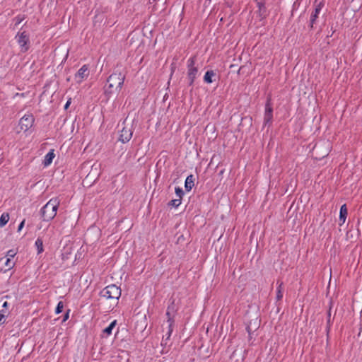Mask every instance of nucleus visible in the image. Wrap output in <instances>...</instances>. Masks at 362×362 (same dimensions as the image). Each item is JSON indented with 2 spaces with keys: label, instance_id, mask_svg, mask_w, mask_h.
Masks as SVG:
<instances>
[{
  "label": "nucleus",
  "instance_id": "nucleus-1",
  "mask_svg": "<svg viewBox=\"0 0 362 362\" xmlns=\"http://www.w3.org/2000/svg\"><path fill=\"white\" fill-rule=\"evenodd\" d=\"M125 75L122 72H115L111 74L107 78L108 87L105 89V94L110 96L112 94H117L122 89Z\"/></svg>",
  "mask_w": 362,
  "mask_h": 362
},
{
  "label": "nucleus",
  "instance_id": "nucleus-2",
  "mask_svg": "<svg viewBox=\"0 0 362 362\" xmlns=\"http://www.w3.org/2000/svg\"><path fill=\"white\" fill-rule=\"evenodd\" d=\"M60 204V199L58 197L51 199L42 209V216L44 221H50L53 219L57 211Z\"/></svg>",
  "mask_w": 362,
  "mask_h": 362
},
{
  "label": "nucleus",
  "instance_id": "nucleus-3",
  "mask_svg": "<svg viewBox=\"0 0 362 362\" xmlns=\"http://www.w3.org/2000/svg\"><path fill=\"white\" fill-rule=\"evenodd\" d=\"M122 125L123 127L121 130L119 140L122 143H126L129 141L132 136L134 129V119L127 117L124 120Z\"/></svg>",
  "mask_w": 362,
  "mask_h": 362
},
{
  "label": "nucleus",
  "instance_id": "nucleus-4",
  "mask_svg": "<svg viewBox=\"0 0 362 362\" xmlns=\"http://www.w3.org/2000/svg\"><path fill=\"white\" fill-rule=\"evenodd\" d=\"M101 295L107 299L118 300L121 296V289L115 284L109 285L101 291Z\"/></svg>",
  "mask_w": 362,
  "mask_h": 362
},
{
  "label": "nucleus",
  "instance_id": "nucleus-5",
  "mask_svg": "<svg viewBox=\"0 0 362 362\" xmlns=\"http://www.w3.org/2000/svg\"><path fill=\"white\" fill-rule=\"evenodd\" d=\"M34 118L33 115H25L19 122V127L22 131H28L33 124Z\"/></svg>",
  "mask_w": 362,
  "mask_h": 362
},
{
  "label": "nucleus",
  "instance_id": "nucleus-6",
  "mask_svg": "<svg viewBox=\"0 0 362 362\" xmlns=\"http://www.w3.org/2000/svg\"><path fill=\"white\" fill-rule=\"evenodd\" d=\"M188 78L190 81L189 84L192 85L196 78V76L197 75L198 69L197 67L194 66V58H191L188 61Z\"/></svg>",
  "mask_w": 362,
  "mask_h": 362
},
{
  "label": "nucleus",
  "instance_id": "nucleus-7",
  "mask_svg": "<svg viewBox=\"0 0 362 362\" xmlns=\"http://www.w3.org/2000/svg\"><path fill=\"white\" fill-rule=\"evenodd\" d=\"M89 75L88 67L83 65L75 74V80L78 83H81L84 79L87 78Z\"/></svg>",
  "mask_w": 362,
  "mask_h": 362
},
{
  "label": "nucleus",
  "instance_id": "nucleus-8",
  "mask_svg": "<svg viewBox=\"0 0 362 362\" xmlns=\"http://www.w3.org/2000/svg\"><path fill=\"white\" fill-rule=\"evenodd\" d=\"M100 165L94 164L92 165L90 173L86 176L85 181L95 180L99 176Z\"/></svg>",
  "mask_w": 362,
  "mask_h": 362
},
{
  "label": "nucleus",
  "instance_id": "nucleus-9",
  "mask_svg": "<svg viewBox=\"0 0 362 362\" xmlns=\"http://www.w3.org/2000/svg\"><path fill=\"white\" fill-rule=\"evenodd\" d=\"M28 42V37L25 32L18 35V42L23 52H25L28 49V47L27 46Z\"/></svg>",
  "mask_w": 362,
  "mask_h": 362
},
{
  "label": "nucleus",
  "instance_id": "nucleus-10",
  "mask_svg": "<svg viewBox=\"0 0 362 362\" xmlns=\"http://www.w3.org/2000/svg\"><path fill=\"white\" fill-rule=\"evenodd\" d=\"M171 312H173V308H168L166 315L168 316V320L167 322L168 323V331L167 332V339H168L170 337V334L173 332V319L171 317Z\"/></svg>",
  "mask_w": 362,
  "mask_h": 362
},
{
  "label": "nucleus",
  "instance_id": "nucleus-11",
  "mask_svg": "<svg viewBox=\"0 0 362 362\" xmlns=\"http://www.w3.org/2000/svg\"><path fill=\"white\" fill-rule=\"evenodd\" d=\"M272 107L270 106L269 103H267L265 107V112L264 117V122L265 124L269 123L272 119Z\"/></svg>",
  "mask_w": 362,
  "mask_h": 362
},
{
  "label": "nucleus",
  "instance_id": "nucleus-12",
  "mask_svg": "<svg viewBox=\"0 0 362 362\" xmlns=\"http://www.w3.org/2000/svg\"><path fill=\"white\" fill-rule=\"evenodd\" d=\"M320 146H315L314 148H313V154L317 156H319V157H325L326 156L328 155L329 152V144H327V146L326 148H325L322 153H320Z\"/></svg>",
  "mask_w": 362,
  "mask_h": 362
},
{
  "label": "nucleus",
  "instance_id": "nucleus-13",
  "mask_svg": "<svg viewBox=\"0 0 362 362\" xmlns=\"http://www.w3.org/2000/svg\"><path fill=\"white\" fill-rule=\"evenodd\" d=\"M348 214V210L346 204H343L340 208L339 212V225L341 226L345 223L346 216Z\"/></svg>",
  "mask_w": 362,
  "mask_h": 362
},
{
  "label": "nucleus",
  "instance_id": "nucleus-14",
  "mask_svg": "<svg viewBox=\"0 0 362 362\" xmlns=\"http://www.w3.org/2000/svg\"><path fill=\"white\" fill-rule=\"evenodd\" d=\"M194 178L192 175L187 177L185 180V187L187 191H190L194 186Z\"/></svg>",
  "mask_w": 362,
  "mask_h": 362
},
{
  "label": "nucleus",
  "instance_id": "nucleus-15",
  "mask_svg": "<svg viewBox=\"0 0 362 362\" xmlns=\"http://www.w3.org/2000/svg\"><path fill=\"white\" fill-rule=\"evenodd\" d=\"M0 263H2L5 266V269H10L14 266V263L10 258L2 257L0 259Z\"/></svg>",
  "mask_w": 362,
  "mask_h": 362
},
{
  "label": "nucleus",
  "instance_id": "nucleus-16",
  "mask_svg": "<svg viewBox=\"0 0 362 362\" xmlns=\"http://www.w3.org/2000/svg\"><path fill=\"white\" fill-rule=\"evenodd\" d=\"M55 155L53 152V151H49L45 157V160L43 161L45 166H48L50 165L54 158Z\"/></svg>",
  "mask_w": 362,
  "mask_h": 362
},
{
  "label": "nucleus",
  "instance_id": "nucleus-17",
  "mask_svg": "<svg viewBox=\"0 0 362 362\" xmlns=\"http://www.w3.org/2000/svg\"><path fill=\"white\" fill-rule=\"evenodd\" d=\"M322 8V3H320L315 8L314 13L311 16V24L313 25L315 22V19L317 18L318 14L320 13L321 9Z\"/></svg>",
  "mask_w": 362,
  "mask_h": 362
},
{
  "label": "nucleus",
  "instance_id": "nucleus-18",
  "mask_svg": "<svg viewBox=\"0 0 362 362\" xmlns=\"http://www.w3.org/2000/svg\"><path fill=\"white\" fill-rule=\"evenodd\" d=\"M215 76V73L213 71H208L204 75V80L207 83L213 82L212 78Z\"/></svg>",
  "mask_w": 362,
  "mask_h": 362
},
{
  "label": "nucleus",
  "instance_id": "nucleus-19",
  "mask_svg": "<svg viewBox=\"0 0 362 362\" xmlns=\"http://www.w3.org/2000/svg\"><path fill=\"white\" fill-rule=\"evenodd\" d=\"M116 324L117 320L112 321L107 327L103 329V333L106 334L107 335L111 334L112 329L115 327Z\"/></svg>",
  "mask_w": 362,
  "mask_h": 362
},
{
  "label": "nucleus",
  "instance_id": "nucleus-20",
  "mask_svg": "<svg viewBox=\"0 0 362 362\" xmlns=\"http://www.w3.org/2000/svg\"><path fill=\"white\" fill-rule=\"evenodd\" d=\"M9 221L8 214H3L0 217V227L4 226Z\"/></svg>",
  "mask_w": 362,
  "mask_h": 362
},
{
  "label": "nucleus",
  "instance_id": "nucleus-21",
  "mask_svg": "<svg viewBox=\"0 0 362 362\" xmlns=\"http://www.w3.org/2000/svg\"><path fill=\"white\" fill-rule=\"evenodd\" d=\"M8 313L4 309L0 310V325H3L6 322V317L8 315Z\"/></svg>",
  "mask_w": 362,
  "mask_h": 362
},
{
  "label": "nucleus",
  "instance_id": "nucleus-22",
  "mask_svg": "<svg viewBox=\"0 0 362 362\" xmlns=\"http://www.w3.org/2000/svg\"><path fill=\"white\" fill-rule=\"evenodd\" d=\"M258 327V323H257V319L256 318L255 320V322H254V325H252V322H250L247 327V330L248 332V333L250 334L251 332L253 331V330H255Z\"/></svg>",
  "mask_w": 362,
  "mask_h": 362
},
{
  "label": "nucleus",
  "instance_id": "nucleus-23",
  "mask_svg": "<svg viewBox=\"0 0 362 362\" xmlns=\"http://www.w3.org/2000/svg\"><path fill=\"white\" fill-rule=\"evenodd\" d=\"M35 246L37 247L38 253H41L43 251V243L42 240L39 238L37 239V240L35 241Z\"/></svg>",
  "mask_w": 362,
  "mask_h": 362
},
{
  "label": "nucleus",
  "instance_id": "nucleus-24",
  "mask_svg": "<svg viewBox=\"0 0 362 362\" xmlns=\"http://www.w3.org/2000/svg\"><path fill=\"white\" fill-rule=\"evenodd\" d=\"M259 12L261 16L264 17L266 15L265 7L262 2H257Z\"/></svg>",
  "mask_w": 362,
  "mask_h": 362
},
{
  "label": "nucleus",
  "instance_id": "nucleus-25",
  "mask_svg": "<svg viewBox=\"0 0 362 362\" xmlns=\"http://www.w3.org/2000/svg\"><path fill=\"white\" fill-rule=\"evenodd\" d=\"M180 204H181V199H180L178 198H175V199L171 200L170 202V204L175 207H177L178 206L180 205Z\"/></svg>",
  "mask_w": 362,
  "mask_h": 362
},
{
  "label": "nucleus",
  "instance_id": "nucleus-26",
  "mask_svg": "<svg viewBox=\"0 0 362 362\" xmlns=\"http://www.w3.org/2000/svg\"><path fill=\"white\" fill-rule=\"evenodd\" d=\"M175 194H176L177 198L182 199L184 192L181 188L176 187L175 188Z\"/></svg>",
  "mask_w": 362,
  "mask_h": 362
},
{
  "label": "nucleus",
  "instance_id": "nucleus-27",
  "mask_svg": "<svg viewBox=\"0 0 362 362\" xmlns=\"http://www.w3.org/2000/svg\"><path fill=\"white\" fill-rule=\"evenodd\" d=\"M281 289H282V283H281L279 284V288H278V292H277V296H276L278 300L281 299L283 297Z\"/></svg>",
  "mask_w": 362,
  "mask_h": 362
},
{
  "label": "nucleus",
  "instance_id": "nucleus-28",
  "mask_svg": "<svg viewBox=\"0 0 362 362\" xmlns=\"http://www.w3.org/2000/svg\"><path fill=\"white\" fill-rule=\"evenodd\" d=\"M64 308V304L62 301L58 303V305L56 308V313L59 314L62 311V309Z\"/></svg>",
  "mask_w": 362,
  "mask_h": 362
},
{
  "label": "nucleus",
  "instance_id": "nucleus-29",
  "mask_svg": "<svg viewBox=\"0 0 362 362\" xmlns=\"http://www.w3.org/2000/svg\"><path fill=\"white\" fill-rule=\"evenodd\" d=\"M16 252L13 250H11L9 251H8L7 252V255H6V258H10L11 259L16 255Z\"/></svg>",
  "mask_w": 362,
  "mask_h": 362
},
{
  "label": "nucleus",
  "instance_id": "nucleus-30",
  "mask_svg": "<svg viewBox=\"0 0 362 362\" xmlns=\"http://www.w3.org/2000/svg\"><path fill=\"white\" fill-rule=\"evenodd\" d=\"M24 224H25V220H23V221H21V223H20V225L18 226V231H21V229L23 228L24 226Z\"/></svg>",
  "mask_w": 362,
  "mask_h": 362
},
{
  "label": "nucleus",
  "instance_id": "nucleus-31",
  "mask_svg": "<svg viewBox=\"0 0 362 362\" xmlns=\"http://www.w3.org/2000/svg\"><path fill=\"white\" fill-rule=\"evenodd\" d=\"M8 306V303L6 301H5L3 303V305H2L3 308L2 309H4L6 311H7Z\"/></svg>",
  "mask_w": 362,
  "mask_h": 362
},
{
  "label": "nucleus",
  "instance_id": "nucleus-32",
  "mask_svg": "<svg viewBox=\"0 0 362 362\" xmlns=\"http://www.w3.org/2000/svg\"><path fill=\"white\" fill-rule=\"evenodd\" d=\"M70 103H71V101H70V100H68V101L66 102V104H65V105H64V109H65V110H66V109L69 107V106Z\"/></svg>",
  "mask_w": 362,
  "mask_h": 362
},
{
  "label": "nucleus",
  "instance_id": "nucleus-33",
  "mask_svg": "<svg viewBox=\"0 0 362 362\" xmlns=\"http://www.w3.org/2000/svg\"><path fill=\"white\" fill-rule=\"evenodd\" d=\"M69 317V313H67L65 315L64 320H66Z\"/></svg>",
  "mask_w": 362,
  "mask_h": 362
}]
</instances>
